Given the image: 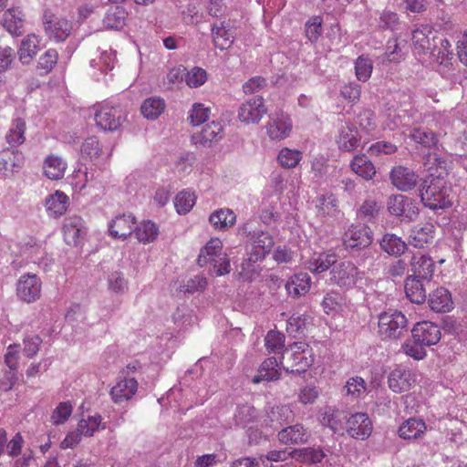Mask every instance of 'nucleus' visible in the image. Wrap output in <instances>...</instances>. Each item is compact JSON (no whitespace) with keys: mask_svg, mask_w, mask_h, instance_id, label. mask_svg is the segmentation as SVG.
Instances as JSON below:
<instances>
[{"mask_svg":"<svg viewBox=\"0 0 467 467\" xmlns=\"http://www.w3.org/2000/svg\"><path fill=\"white\" fill-rule=\"evenodd\" d=\"M422 204L431 210L446 209L451 206V189L442 178L424 180L420 189Z\"/></svg>","mask_w":467,"mask_h":467,"instance_id":"obj_1","label":"nucleus"},{"mask_svg":"<svg viewBox=\"0 0 467 467\" xmlns=\"http://www.w3.org/2000/svg\"><path fill=\"white\" fill-rule=\"evenodd\" d=\"M197 264L201 267L212 265L217 275H226L231 270L230 261L226 253L223 251V242L219 238H212L201 249Z\"/></svg>","mask_w":467,"mask_h":467,"instance_id":"obj_2","label":"nucleus"},{"mask_svg":"<svg viewBox=\"0 0 467 467\" xmlns=\"http://www.w3.org/2000/svg\"><path fill=\"white\" fill-rule=\"evenodd\" d=\"M285 368L291 372H305L314 362L312 348L306 342H295L286 348L282 356Z\"/></svg>","mask_w":467,"mask_h":467,"instance_id":"obj_3","label":"nucleus"},{"mask_svg":"<svg viewBox=\"0 0 467 467\" xmlns=\"http://www.w3.org/2000/svg\"><path fill=\"white\" fill-rule=\"evenodd\" d=\"M364 277V272L349 260H344L335 264L329 272V282L346 290L356 286L358 282Z\"/></svg>","mask_w":467,"mask_h":467,"instance_id":"obj_4","label":"nucleus"},{"mask_svg":"<svg viewBox=\"0 0 467 467\" xmlns=\"http://www.w3.org/2000/svg\"><path fill=\"white\" fill-rule=\"evenodd\" d=\"M378 326L383 338H400L408 330V320L400 311H388L379 315Z\"/></svg>","mask_w":467,"mask_h":467,"instance_id":"obj_5","label":"nucleus"},{"mask_svg":"<svg viewBox=\"0 0 467 467\" xmlns=\"http://www.w3.org/2000/svg\"><path fill=\"white\" fill-rule=\"evenodd\" d=\"M387 209L391 215L406 222H412L419 215V207L416 201L402 194L389 196L387 202Z\"/></svg>","mask_w":467,"mask_h":467,"instance_id":"obj_6","label":"nucleus"},{"mask_svg":"<svg viewBox=\"0 0 467 467\" xmlns=\"http://www.w3.org/2000/svg\"><path fill=\"white\" fill-rule=\"evenodd\" d=\"M16 296L22 302L31 304L40 299L42 295V282L36 274L22 275L16 285Z\"/></svg>","mask_w":467,"mask_h":467,"instance_id":"obj_7","label":"nucleus"},{"mask_svg":"<svg viewBox=\"0 0 467 467\" xmlns=\"http://www.w3.org/2000/svg\"><path fill=\"white\" fill-rule=\"evenodd\" d=\"M268 109L261 96L244 100L238 109V119L247 125L258 124L267 114Z\"/></svg>","mask_w":467,"mask_h":467,"instance_id":"obj_8","label":"nucleus"},{"mask_svg":"<svg viewBox=\"0 0 467 467\" xmlns=\"http://www.w3.org/2000/svg\"><path fill=\"white\" fill-rule=\"evenodd\" d=\"M265 133L270 140L281 141L287 139L293 130L290 116L283 111L271 114L266 122Z\"/></svg>","mask_w":467,"mask_h":467,"instance_id":"obj_9","label":"nucleus"},{"mask_svg":"<svg viewBox=\"0 0 467 467\" xmlns=\"http://www.w3.org/2000/svg\"><path fill=\"white\" fill-rule=\"evenodd\" d=\"M43 26L46 35L56 42H64L72 31L70 21L49 12L44 14Z\"/></svg>","mask_w":467,"mask_h":467,"instance_id":"obj_10","label":"nucleus"},{"mask_svg":"<svg viewBox=\"0 0 467 467\" xmlns=\"http://www.w3.org/2000/svg\"><path fill=\"white\" fill-rule=\"evenodd\" d=\"M274 246L272 236L265 232H261L245 245L247 261L250 263H257L265 258Z\"/></svg>","mask_w":467,"mask_h":467,"instance_id":"obj_11","label":"nucleus"},{"mask_svg":"<svg viewBox=\"0 0 467 467\" xmlns=\"http://www.w3.org/2000/svg\"><path fill=\"white\" fill-rule=\"evenodd\" d=\"M98 127L104 130H116L125 120L124 113L119 107L102 105L95 113Z\"/></svg>","mask_w":467,"mask_h":467,"instance_id":"obj_12","label":"nucleus"},{"mask_svg":"<svg viewBox=\"0 0 467 467\" xmlns=\"http://www.w3.org/2000/svg\"><path fill=\"white\" fill-rule=\"evenodd\" d=\"M438 36L429 25H421L412 32V44L414 52L418 55H426L436 49Z\"/></svg>","mask_w":467,"mask_h":467,"instance_id":"obj_13","label":"nucleus"},{"mask_svg":"<svg viewBox=\"0 0 467 467\" xmlns=\"http://www.w3.org/2000/svg\"><path fill=\"white\" fill-rule=\"evenodd\" d=\"M417 382V375L410 368L397 367L388 376V386L395 393L410 390Z\"/></svg>","mask_w":467,"mask_h":467,"instance_id":"obj_14","label":"nucleus"},{"mask_svg":"<svg viewBox=\"0 0 467 467\" xmlns=\"http://www.w3.org/2000/svg\"><path fill=\"white\" fill-rule=\"evenodd\" d=\"M136 223L137 219L130 213L116 215L109 222V235L117 240H127L133 234Z\"/></svg>","mask_w":467,"mask_h":467,"instance_id":"obj_15","label":"nucleus"},{"mask_svg":"<svg viewBox=\"0 0 467 467\" xmlns=\"http://www.w3.org/2000/svg\"><path fill=\"white\" fill-rule=\"evenodd\" d=\"M372 243V233L365 224H352L343 235V244L347 249H362Z\"/></svg>","mask_w":467,"mask_h":467,"instance_id":"obj_16","label":"nucleus"},{"mask_svg":"<svg viewBox=\"0 0 467 467\" xmlns=\"http://www.w3.org/2000/svg\"><path fill=\"white\" fill-rule=\"evenodd\" d=\"M346 431L348 435L357 440H366L372 432V421L367 413L352 414L346 421Z\"/></svg>","mask_w":467,"mask_h":467,"instance_id":"obj_17","label":"nucleus"},{"mask_svg":"<svg viewBox=\"0 0 467 467\" xmlns=\"http://www.w3.org/2000/svg\"><path fill=\"white\" fill-rule=\"evenodd\" d=\"M360 142L361 136L353 123L347 122L338 130L336 144L340 151L353 152L358 148Z\"/></svg>","mask_w":467,"mask_h":467,"instance_id":"obj_18","label":"nucleus"},{"mask_svg":"<svg viewBox=\"0 0 467 467\" xmlns=\"http://www.w3.org/2000/svg\"><path fill=\"white\" fill-rule=\"evenodd\" d=\"M412 337L425 346L437 344L441 337L440 327L430 321L418 322L411 330Z\"/></svg>","mask_w":467,"mask_h":467,"instance_id":"obj_19","label":"nucleus"},{"mask_svg":"<svg viewBox=\"0 0 467 467\" xmlns=\"http://www.w3.org/2000/svg\"><path fill=\"white\" fill-rule=\"evenodd\" d=\"M138 381L134 378L119 377L115 385L111 388L109 395L116 404L128 401L138 390Z\"/></svg>","mask_w":467,"mask_h":467,"instance_id":"obj_20","label":"nucleus"},{"mask_svg":"<svg viewBox=\"0 0 467 467\" xmlns=\"http://www.w3.org/2000/svg\"><path fill=\"white\" fill-rule=\"evenodd\" d=\"M337 257L333 251L315 252L305 260L304 266L313 274H321L334 266L337 263Z\"/></svg>","mask_w":467,"mask_h":467,"instance_id":"obj_21","label":"nucleus"},{"mask_svg":"<svg viewBox=\"0 0 467 467\" xmlns=\"http://www.w3.org/2000/svg\"><path fill=\"white\" fill-rule=\"evenodd\" d=\"M392 184L400 191L408 192L415 188L419 176L410 168L396 166L390 171Z\"/></svg>","mask_w":467,"mask_h":467,"instance_id":"obj_22","label":"nucleus"},{"mask_svg":"<svg viewBox=\"0 0 467 467\" xmlns=\"http://www.w3.org/2000/svg\"><path fill=\"white\" fill-rule=\"evenodd\" d=\"M64 241L68 245H78L84 234V222L78 215L67 216L63 223Z\"/></svg>","mask_w":467,"mask_h":467,"instance_id":"obj_23","label":"nucleus"},{"mask_svg":"<svg viewBox=\"0 0 467 467\" xmlns=\"http://www.w3.org/2000/svg\"><path fill=\"white\" fill-rule=\"evenodd\" d=\"M427 425L422 419L410 418L403 421L398 430L399 437L402 440H418L423 438Z\"/></svg>","mask_w":467,"mask_h":467,"instance_id":"obj_24","label":"nucleus"},{"mask_svg":"<svg viewBox=\"0 0 467 467\" xmlns=\"http://www.w3.org/2000/svg\"><path fill=\"white\" fill-rule=\"evenodd\" d=\"M430 53H432L436 57L441 73H446L451 69L454 55L451 50V43L447 38L441 36L437 40L436 49L431 50Z\"/></svg>","mask_w":467,"mask_h":467,"instance_id":"obj_25","label":"nucleus"},{"mask_svg":"<svg viewBox=\"0 0 467 467\" xmlns=\"http://www.w3.org/2000/svg\"><path fill=\"white\" fill-rule=\"evenodd\" d=\"M25 15L19 7L7 9L2 18L3 26L12 36H21L24 32Z\"/></svg>","mask_w":467,"mask_h":467,"instance_id":"obj_26","label":"nucleus"},{"mask_svg":"<svg viewBox=\"0 0 467 467\" xmlns=\"http://www.w3.org/2000/svg\"><path fill=\"white\" fill-rule=\"evenodd\" d=\"M435 226L431 223L415 225L410 234V244L414 247L423 248L432 243L434 239Z\"/></svg>","mask_w":467,"mask_h":467,"instance_id":"obj_27","label":"nucleus"},{"mask_svg":"<svg viewBox=\"0 0 467 467\" xmlns=\"http://www.w3.org/2000/svg\"><path fill=\"white\" fill-rule=\"evenodd\" d=\"M41 49V39L36 34H28L21 42L17 54L24 65H28Z\"/></svg>","mask_w":467,"mask_h":467,"instance_id":"obj_28","label":"nucleus"},{"mask_svg":"<svg viewBox=\"0 0 467 467\" xmlns=\"http://www.w3.org/2000/svg\"><path fill=\"white\" fill-rule=\"evenodd\" d=\"M212 36L215 47L221 50L228 49L234 43L232 26L226 21L214 24L212 26Z\"/></svg>","mask_w":467,"mask_h":467,"instance_id":"obj_29","label":"nucleus"},{"mask_svg":"<svg viewBox=\"0 0 467 467\" xmlns=\"http://www.w3.org/2000/svg\"><path fill=\"white\" fill-rule=\"evenodd\" d=\"M311 287V277L306 273L292 275L285 284L289 296L296 298L306 295Z\"/></svg>","mask_w":467,"mask_h":467,"instance_id":"obj_30","label":"nucleus"},{"mask_svg":"<svg viewBox=\"0 0 467 467\" xmlns=\"http://www.w3.org/2000/svg\"><path fill=\"white\" fill-rule=\"evenodd\" d=\"M160 234L158 225L150 220H143L134 226L133 234L140 244H147L157 240Z\"/></svg>","mask_w":467,"mask_h":467,"instance_id":"obj_31","label":"nucleus"},{"mask_svg":"<svg viewBox=\"0 0 467 467\" xmlns=\"http://www.w3.org/2000/svg\"><path fill=\"white\" fill-rule=\"evenodd\" d=\"M281 376V369L279 368V364L277 359L274 357L266 358L260 366L258 369V374L255 375L252 382L254 384H258L261 381H272L276 380Z\"/></svg>","mask_w":467,"mask_h":467,"instance_id":"obj_32","label":"nucleus"},{"mask_svg":"<svg viewBox=\"0 0 467 467\" xmlns=\"http://www.w3.org/2000/svg\"><path fill=\"white\" fill-rule=\"evenodd\" d=\"M428 303L431 310L438 313L449 312L453 305L451 293L444 287L434 290L430 295Z\"/></svg>","mask_w":467,"mask_h":467,"instance_id":"obj_33","label":"nucleus"},{"mask_svg":"<svg viewBox=\"0 0 467 467\" xmlns=\"http://www.w3.org/2000/svg\"><path fill=\"white\" fill-rule=\"evenodd\" d=\"M277 437L283 444L305 443L308 439L306 430L301 424H295L281 430Z\"/></svg>","mask_w":467,"mask_h":467,"instance_id":"obj_34","label":"nucleus"},{"mask_svg":"<svg viewBox=\"0 0 467 467\" xmlns=\"http://www.w3.org/2000/svg\"><path fill=\"white\" fill-rule=\"evenodd\" d=\"M209 222L214 229L226 231L235 224L236 215L229 208H221L210 214Z\"/></svg>","mask_w":467,"mask_h":467,"instance_id":"obj_35","label":"nucleus"},{"mask_svg":"<svg viewBox=\"0 0 467 467\" xmlns=\"http://www.w3.org/2000/svg\"><path fill=\"white\" fill-rule=\"evenodd\" d=\"M346 421V413L333 407H327L322 414L321 423L329 427L334 432L342 431L345 429Z\"/></svg>","mask_w":467,"mask_h":467,"instance_id":"obj_36","label":"nucleus"},{"mask_svg":"<svg viewBox=\"0 0 467 467\" xmlns=\"http://www.w3.org/2000/svg\"><path fill=\"white\" fill-rule=\"evenodd\" d=\"M351 171L364 180H372L376 174L373 162L365 154H357L350 162Z\"/></svg>","mask_w":467,"mask_h":467,"instance_id":"obj_37","label":"nucleus"},{"mask_svg":"<svg viewBox=\"0 0 467 467\" xmlns=\"http://www.w3.org/2000/svg\"><path fill=\"white\" fill-rule=\"evenodd\" d=\"M317 214L321 217H334L338 210V200L333 193H327L317 197L315 204Z\"/></svg>","mask_w":467,"mask_h":467,"instance_id":"obj_38","label":"nucleus"},{"mask_svg":"<svg viewBox=\"0 0 467 467\" xmlns=\"http://www.w3.org/2000/svg\"><path fill=\"white\" fill-rule=\"evenodd\" d=\"M222 132V124L218 121H212L206 124L198 134L193 135L192 139L195 144L205 146L217 141L221 138Z\"/></svg>","mask_w":467,"mask_h":467,"instance_id":"obj_39","label":"nucleus"},{"mask_svg":"<svg viewBox=\"0 0 467 467\" xmlns=\"http://www.w3.org/2000/svg\"><path fill=\"white\" fill-rule=\"evenodd\" d=\"M67 162L57 155H48L44 161V173L50 180H60L67 170Z\"/></svg>","mask_w":467,"mask_h":467,"instance_id":"obj_40","label":"nucleus"},{"mask_svg":"<svg viewBox=\"0 0 467 467\" xmlns=\"http://www.w3.org/2000/svg\"><path fill=\"white\" fill-rule=\"evenodd\" d=\"M24 164L23 153L17 150L5 149L0 151V170L16 171Z\"/></svg>","mask_w":467,"mask_h":467,"instance_id":"obj_41","label":"nucleus"},{"mask_svg":"<svg viewBox=\"0 0 467 467\" xmlns=\"http://www.w3.org/2000/svg\"><path fill=\"white\" fill-rule=\"evenodd\" d=\"M380 248L389 255L400 256L407 250V244L394 234L387 233L379 242Z\"/></svg>","mask_w":467,"mask_h":467,"instance_id":"obj_42","label":"nucleus"},{"mask_svg":"<svg viewBox=\"0 0 467 467\" xmlns=\"http://www.w3.org/2000/svg\"><path fill=\"white\" fill-rule=\"evenodd\" d=\"M69 199L67 194L61 191H56L46 201L47 213L55 217L63 215L68 207Z\"/></svg>","mask_w":467,"mask_h":467,"instance_id":"obj_43","label":"nucleus"},{"mask_svg":"<svg viewBox=\"0 0 467 467\" xmlns=\"http://www.w3.org/2000/svg\"><path fill=\"white\" fill-rule=\"evenodd\" d=\"M127 16L128 12L124 7L119 5L111 7L103 18V25L106 28L119 30L126 25Z\"/></svg>","mask_w":467,"mask_h":467,"instance_id":"obj_44","label":"nucleus"},{"mask_svg":"<svg viewBox=\"0 0 467 467\" xmlns=\"http://www.w3.org/2000/svg\"><path fill=\"white\" fill-rule=\"evenodd\" d=\"M407 297L412 303L421 304L426 299V290L420 280L416 277H408L404 285Z\"/></svg>","mask_w":467,"mask_h":467,"instance_id":"obj_45","label":"nucleus"},{"mask_svg":"<svg viewBox=\"0 0 467 467\" xmlns=\"http://www.w3.org/2000/svg\"><path fill=\"white\" fill-rule=\"evenodd\" d=\"M410 264L418 277L427 278L432 275L434 265L430 257L419 253L412 256Z\"/></svg>","mask_w":467,"mask_h":467,"instance_id":"obj_46","label":"nucleus"},{"mask_svg":"<svg viewBox=\"0 0 467 467\" xmlns=\"http://www.w3.org/2000/svg\"><path fill=\"white\" fill-rule=\"evenodd\" d=\"M78 428L83 436L91 437L96 431L105 430L106 423L102 421V417L99 414H95L80 420Z\"/></svg>","mask_w":467,"mask_h":467,"instance_id":"obj_47","label":"nucleus"},{"mask_svg":"<svg viewBox=\"0 0 467 467\" xmlns=\"http://www.w3.org/2000/svg\"><path fill=\"white\" fill-rule=\"evenodd\" d=\"M165 101L158 97L144 100L140 107L142 115L148 119H156L165 109Z\"/></svg>","mask_w":467,"mask_h":467,"instance_id":"obj_48","label":"nucleus"},{"mask_svg":"<svg viewBox=\"0 0 467 467\" xmlns=\"http://www.w3.org/2000/svg\"><path fill=\"white\" fill-rule=\"evenodd\" d=\"M303 157L302 151L288 147L282 148L277 156V161L285 169L296 168Z\"/></svg>","mask_w":467,"mask_h":467,"instance_id":"obj_49","label":"nucleus"},{"mask_svg":"<svg viewBox=\"0 0 467 467\" xmlns=\"http://www.w3.org/2000/svg\"><path fill=\"white\" fill-rule=\"evenodd\" d=\"M409 137L415 143H418L424 148L435 147L438 143L437 135L433 131L423 128L412 129Z\"/></svg>","mask_w":467,"mask_h":467,"instance_id":"obj_50","label":"nucleus"},{"mask_svg":"<svg viewBox=\"0 0 467 467\" xmlns=\"http://www.w3.org/2000/svg\"><path fill=\"white\" fill-rule=\"evenodd\" d=\"M81 155L91 161L99 160L103 154L102 145L95 136L87 138L81 145Z\"/></svg>","mask_w":467,"mask_h":467,"instance_id":"obj_51","label":"nucleus"},{"mask_svg":"<svg viewBox=\"0 0 467 467\" xmlns=\"http://www.w3.org/2000/svg\"><path fill=\"white\" fill-rule=\"evenodd\" d=\"M26 126L25 120L22 119H16L5 136L7 143L13 147L22 144L26 140Z\"/></svg>","mask_w":467,"mask_h":467,"instance_id":"obj_52","label":"nucleus"},{"mask_svg":"<svg viewBox=\"0 0 467 467\" xmlns=\"http://www.w3.org/2000/svg\"><path fill=\"white\" fill-rule=\"evenodd\" d=\"M196 202V196L193 192L189 190H182L174 199V206L180 214L188 213Z\"/></svg>","mask_w":467,"mask_h":467,"instance_id":"obj_53","label":"nucleus"},{"mask_svg":"<svg viewBox=\"0 0 467 467\" xmlns=\"http://www.w3.org/2000/svg\"><path fill=\"white\" fill-rule=\"evenodd\" d=\"M58 52L54 48L47 49L37 61L36 69L40 75H47L57 64Z\"/></svg>","mask_w":467,"mask_h":467,"instance_id":"obj_54","label":"nucleus"},{"mask_svg":"<svg viewBox=\"0 0 467 467\" xmlns=\"http://www.w3.org/2000/svg\"><path fill=\"white\" fill-rule=\"evenodd\" d=\"M326 454L321 448L306 447L294 451V457L307 463L320 462Z\"/></svg>","mask_w":467,"mask_h":467,"instance_id":"obj_55","label":"nucleus"},{"mask_svg":"<svg viewBox=\"0 0 467 467\" xmlns=\"http://www.w3.org/2000/svg\"><path fill=\"white\" fill-rule=\"evenodd\" d=\"M373 64L371 59L365 55L359 56L355 62V74L359 81H368L372 74Z\"/></svg>","mask_w":467,"mask_h":467,"instance_id":"obj_56","label":"nucleus"},{"mask_svg":"<svg viewBox=\"0 0 467 467\" xmlns=\"http://www.w3.org/2000/svg\"><path fill=\"white\" fill-rule=\"evenodd\" d=\"M195 161L196 157L193 152H182L178 156L174 162L175 171L182 176L187 175L192 171Z\"/></svg>","mask_w":467,"mask_h":467,"instance_id":"obj_57","label":"nucleus"},{"mask_svg":"<svg viewBox=\"0 0 467 467\" xmlns=\"http://www.w3.org/2000/svg\"><path fill=\"white\" fill-rule=\"evenodd\" d=\"M72 411L73 407L70 402H60L52 411L50 422L56 426L64 424L71 416Z\"/></svg>","mask_w":467,"mask_h":467,"instance_id":"obj_58","label":"nucleus"},{"mask_svg":"<svg viewBox=\"0 0 467 467\" xmlns=\"http://www.w3.org/2000/svg\"><path fill=\"white\" fill-rule=\"evenodd\" d=\"M285 335L275 330H270L265 337V346L269 353H278L285 347Z\"/></svg>","mask_w":467,"mask_h":467,"instance_id":"obj_59","label":"nucleus"},{"mask_svg":"<svg viewBox=\"0 0 467 467\" xmlns=\"http://www.w3.org/2000/svg\"><path fill=\"white\" fill-rule=\"evenodd\" d=\"M323 19L319 16L310 17L305 25L306 37L311 42L316 43L322 34Z\"/></svg>","mask_w":467,"mask_h":467,"instance_id":"obj_60","label":"nucleus"},{"mask_svg":"<svg viewBox=\"0 0 467 467\" xmlns=\"http://www.w3.org/2000/svg\"><path fill=\"white\" fill-rule=\"evenodd\" d=\"M345 389L348 395L358 399L366 393L367 384L361 377L356 376L347 381Z\"/></svg>","mask_w":467,"mask_h":467,"instance_id":"obj_61","label":"nucleus"},{"mask_svg":"<svg viewBox=\"0 0 467 467\" xmlns=\"http://www.w3.org/2000/svg\"><path fill=\"white\" fill-rule=\"evenodd\" d=\"M210 112V108L204 107L202 103H195L190 111L188 119L192 125L199 126L209 119Z\"/></svg>","mask_w":467,"mask_h":467,"instance_id":"obj_62","label":"nucleus"},{"mask_svg":"<svg viewBox=\"0 0 467 467\" xmlns=\"http://www.w3.org/2000/svg\"><path fill=\"white\" fill-rule=\"evenodd\" d=\"M323 310L327 315H334L341 307V296L338 293L331 292L327 293L321 303Z\"/></svg>","mask_w":467,"mask_h":467,"instance_id":"obj_63","label":"nucleus"},{"mask_svg":"<svg viewBox=\"0 0 467 467\" xmlns=\"http://www.w3.org/2000/svg\"><path fill=\"white\" fill-rule=\"evenodd\" d=\"M340 95L351 104L360 100L361 87L356 82H348L341 87Z\"/></svg>","mask_w":467,"mask_h":467,"instance_id":"obj_64","label":"nucleus"}]
</instances>
